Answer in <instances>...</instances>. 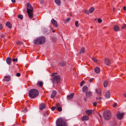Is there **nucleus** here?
<instances>
[{
  "label": "nucleus",
  "instance_id": "nucleus-23",
  "mask_svg": "<svg viewBox=\"0 0 126 126\" xmlns=\"http://www.w3.org/2000/svg\"><path fill=\"white\" fill-rule=\"evenodd\" d=\"M59 104H57L56 105V108L57 109V110L59 111H61L62 110V108L60 107H59Z\"/></svg>",
  "mask_w": 126,
  "mask_h": 126
},
{
  "label": "nucleus",
  "instance_id": "nucleus-4",
  "mask_svg": "<svg viewBox=\"0 0 126 126\" xmlns=\"http://www.w3.org/2000/svg\"><path fill=\"white\" fill-rule=\"evenodd\" d=\"M103 115L105 120H106L110 119L112 116L110 111L109 110L104 111Z\"/></svg>",
  "mask_w": 126,
  "mask_h": 126
},
{
  "label": "nucleus",
  "instance_id": "nucleus-46",
  "mask_svg": "<svg viewBox=\"0 0 126 126\" xmlns=\"http://www.w3.org/2000/svg\"><path fill=\"white\" fill-rule=\"evenodd\" d=\"M53 40L54 42H56L57 40V39L56 37H54L53 38Z\"/></svg>",
  "mask_w": 126,
  "mask_h": 126
},
{
  "label": "nucleus",
  "instance_id": "nucleus-47",
  "mask_svg": "<svg viewBox=\"0 0 126 126\" xmlns=\"http://www.w3.org/2000/svg\"><path fill=\"white\" fill-rule=\"evenodd\" d=\"M21 74L19 73H17L16 74V76H17L19 77L20 76Z\"/></svg>",
  "mask_w": 126,
  "mask_h": 126
},
{
  "label": "nucleus",
  "instance_id": "nucleus-28",
  "mask_svg": "<svg viewBox=\"0 0 126 126\" xmlns=\"http://www.w3.org/2000/svg\"><path fill=\"white\" fill-rule=\"evenodd\" d=\"M85 48L84 47H82L80 51V54H81L83 53L85 51Z\"/></svg>",
  "mask_w": 126,
  "mask_h": 126
},
{
  "label": "nucleus",
  "instance_id": "nucleus-56",
  "mask_svg": "<svg viewBox=\"0 0 126 126\" xmlns=\"http://www.w3.org/2000/svg\"><path fill=\"white\" fill-rule=\"evenodd\" d=\"M101 99H102V98L101 97H99L98 98L99 100H100Z\"/></svg>",
  "mask_w": 126,
  "mask_h": 126
},
{
  "label": "nucleus",
  "instance_id": "nucleus-21",
  "mask_svg": "<svg viewBox=\"0 0 126 126\" xmlns=\"http://www.w3.org/2000/svg\"><path fill=\"white\" fill-rule=\"evenodd\" d=\"M86 93V95L87 97H89L92 95V92L91 91H87Z\"/></svg>",
  "mask_w": 126,
  "mask_h": 126
},
{
  "label": "nucleus",
  "instance_id": "nucleus-27",
  "mask_svg": "<svg viewBox=\"0 0 126 126\" xmlns=\"http://www.w3.org/2000/svg\"><path fill=\"white\" fill-rule=\"evenodd\" d=\"M95 91L96 93L98 95H102L101 92L100 90H99L97 89H95Z\"/></svg>",
  "mask_w": 126,
  "mask_h": 126
},
{
  "label": "nucleus",
  "instance_id": "nucleus-59",
  "mask_svg": "<svg viewBox=\"0 0 126 126\" xmlns=\"http://www.w3.org/2000/svg\"><path fill=\"white\" fill-rule=\"evenodd\" d=\"M124 95L125 97H126V94L125 93L124 94Z\"/></svg>",
  "mask_w": 126,
  "mask_h": 126
},
{
  "label": "nucleus",
  "instance_id": "nucleus-26",
  "mask_svg": "<svg viewBox=\"0 0 126 126\" xmlns=\"http://www.w3.org/2000/svg\"><path fill=\"white\" fill-rule=\"evenodd\" d=\"M55 3L58 6H60L61 4V2L60 0H55Z\"/></svg>",
  "mask_w": 126,
  "mask_h": 126
},
{
  "label": "nucleus",
  "instance_id": "nucleus-49",
  "mask_svg": "<svg viewBox=\"0 0 126 126\" xmlns=\"http://www.w3.org/2000/svg\"><path fill=\"white\" fill-rule=\"evenodd\" d=\"M44 3V0H41L40 2V4H43Z\"/></svg>",
  "mask_w": 126,
  "mask_h": 126
},
{
  "label": "nucleus",
  "instance_id": "nucleus-18",
  "mask_svg": "<svg viewBox=\"0 0 126 126\" xmlns=\"http://www.w3.org/2000/svg\"><path fill=\"white\" fill-rule=\"evenodd\" d=\"M60 65L62 66H65L66 64V62L64 61H61L60 63Z\"/></svg>",
  "mask_w": 126,
  "mask_h": 126
},
{
  "label": "nucleus",
  "instance_id": "nucleus-6",
  "mask_svg": "<svg viewBox=\"0 0 126 126\" xmlns=\"http://www.w3.org/2000/svg\"><path fill=\"white\" fill-rule=\"evenodd\" d=\"M39 44L40 45L43 44L46 42V38L44 36H41L39 37Z\"/></svg>",
  "mask_w": 126,
  "mask_h": 126
},
{
  "label": "nucleus",
  "instance_id": "nucleus-7",
  "mask_svg": "<svg viewBox=\"0 0 126 126\" xmlns=\"http://www.w3.org/2000/svg\"><path fill=\"white\" fill-rule=\"evenodd\" d=\"M124 113H118L116 114L117 118L118 119L120 120L122 119V118L124 115Z\"/></svg>",
  "mask_w": 126,
  "mask_h": 126
},
{
  "label": "nucleus",
  "instance_id": "nucleus-13",
  "mask_svg": "<svg viewBox=\"0 0 126 126\" xmlns=\"http://www.w3.org/2000/svg\"><path fill=\"white\" fill-rule=\"evenodd\" d=\"M6 62L9 65H11V63H12L11 59V58L9 57H8L6 60Z\"/></svg>",
  "mask_w": 126,
  "mask_h": 126
},
{
  "label": "nucleus",
  "instance_id": "nucleus-37",
  "mask_svg": "<svg viewBox=\"0 0 126 126\" xmlns=\"http://www.w3.org/2000/svg\"><path fill=\"white\" fill-rule=\"evenodd\" d=\"M71 19V18L69 17H68L65 20V22H69L70 20Z\"/></svg>",
  "mask_w": 126,
  "mask_h": 126
},
{
  "label": "nucleus",
  "instance_id": "nucleus-51",
  "mask_svg": "<svg viewBox=\"0 0 126 126\" xmlns=\"http://www.w3.org/2000/svg\"><path fill=\"white\" fill-rule=\"evenodd\" d=\"M12 2L13 3H15L16 2L15 0H11Z\"/></svg>",
  "mask_w": 126,
  "mask_h": 126
},
{
  "label": "nucleus",
  "instance_id": "nucleus-41",
  "mask_svg": "<svg viewBox=\"0 0 126 126\" xmlns=\"http://www.w3.org/2000/svg\"><path fill=\"white\" fill-rule=\"evenodd\" d=\"M78 22V21H76V22H75V26L77 27H79Z\"/></svg>",
  "mask_w": 126,
  "mask_h": 126
},
{
  "label": "nucleus",
  "instance_id": "nucleus-15",
  "mask_svg": "<svg viewBox=\"0 0 126 126\" xmlns=\"http://www.w3.org/2000/svg\"><path fill=\"white\" fill-rule=\"evenodd\" d=\"M110 96V93L109 91H108L106 93L105 97L106 98H109Z\"/></svg>",
  "mask_w": 126,
  "mask_h": 126
},
{
  "label": "nucleus",
  "instance_id": "nucleus-54",
  "mask_svg": "<svg viewBox=\"0 0 126 126\" xmlns=\"http://www.w3.org/2000/svg\"><path fill=\"white\" fill-rule=\"evenodd\" d=\"M84 100L86 102L87 101V99L86 98V97H84Z\"/></svg>",
  "mask_w": 126,
  "mask_h": 126
},
{
  "label": "nucleus",
  "instance_id": "nucleus-38",
  "mask_svg": "<svg viewBox=\"0 0 126 126\" xmlns=\"http://www.w3.org/2000/svg\"><path fill=\"white\" fill-rule=\"evenodd\" d=\"M92 60L94 62H96L97 61V59L94 57H92Z\"/></svg>",
  "mask_w": 126,
  "mask_h": 126
},
{
  "label": "nucleus",
  "instance_id": "nucleus-43",
  "mask_svg": "<svg viewBox=\"0 0 126 126\" xmlns=\"http://www.w3.org/2000/svg\"><path fill=\"white\" fill-rule=\"evenodd\" d=\"M93 105L95 107L96 106L97 104V103L96 102H94V103H93Z\"/></svg>",
  "mask_w": 126,
  "mask_h": 126
},
{
  "label": "nucleus",
  "instance_id": "nucleus-44",
  "mask_svg": "<svg viewBox=\"0 0 126 126\" xmlns=\"http://www.w3.org/2000/svg\"><path fill=\"white\" fill-rule=\"evenodd\" d=\"M56 108V107L55 106L52 107L51 108V109L52 111H53L55 110Z\"/></svg>",
  "mask_w": 126,
  "mask_h": 126
},
{
  "label": "nucleus",
  "instance_id": "nucleus-3",
  "mask_svg": "<svg viewBox=\"0 0 126 126\" xmlns=\"http://www.w3.org/2000/svg\"><path fill=\"white\" fill-rule=\"evenodd\" d=\"M56 126H67L66 122L62 118L58 119L56 122Z\"/></svg>",
  "mask_w": 126,
  "mask_h": 126
},
{
  "label": "nucleus",
  "instance_id": "nucleus-22",
  "mask_svg": "<svg viewBox=\"0 0 126 126\" xmlns=\"http://www.w3.org/2000/svg\"><path fill=\"white\" fill-rule=\"evenodd\" d=\"M74 94V93H72L71 94L68 95L67 96V99L68 100L71 99L73 97Z\"/></svg>",
  "mask_w": 126,
  "mask_h": 126
},
{
  "label": "nucleus",
  "instance_id": "nucleus-52",
  "mask_svg": "<svg viewBox=\"0 0 126 126\" xmlns=\"http://www.w3.org/2000/svg\"><path fill=\"white\" fill-rule=\"evenodd\" d=\"M89 12L87 10H86L85 11V12L86 14H89Z\"/></svg>",
  "mask_w": 126,
  "mask_h": 126
},
{
  "label": "nucleus",
  "instance_id": "nucleus-53",
  "mask_svg": "<svg viewBox=\"0 0 126 126\" xmlns=\"http://www.w3.org/2000/svg\"><path fill=\"white\" fill-rule=\"evenodd\" d=\"M57 74V73H53L52 74L51 76H53L55 75V74Z\"/></svg>",
  "mask_w": 126,
  "mask_h": 126
},
{
  "label": "nucleus",
  "instance_id": "nucleus-36",
  "mask_svg": "<svg viewBox=\"0 0 126 126\" xmlns=\"http://www.w3.org/2000/svg\"><path fill=\"white\" fill-rule=\"evenodd\" d=\"M121 27L122 29H124L126 28V24H123L121 26Z\"/></svg>",
  "mask_w": 126,
  "mask_h": 126
},
{
  "label": "nucleus",
  "instance_id": "nucleus-60",
  "mask_svg": "<svg viewBox=\"0 0 126 126\" xmlns=\"http://www.w3.org/2000/svg\"><path fill=\"white\" fill-rule=\"evenodd\" d=\"M99 114V115L100 116V117H101V115L100 114Z\"/></svg>",
  "mask_w": 126,
  "mask_h": 126
},
{
  "label": "nucleus",
  "instance_id": "nucleus-2",
  "mask_svg": "<svg viewBox=\"0 0 126 126\" xmlns=\"http://www.w3.org/2000/svg\"><path fill=\"white\" fill-rule=\"evenodd\" d=\"M27 12L30 18H32L33 17V15L32 13L33 8L29 2L27 3Z\"/></svg>",
  "mask_w": 126,
  "mask_h": 126
},
{
  "label": "nucleus",
  "instance_id": "nucleus-5",
  "mask_svg": "<svg viewBox=\"0 0 126 126\" xmlns=\"http://www.w3.org/2000/svg\"><path fill=\"white\" fill-rule=\"evenodd\" d=\"M53 84H57L60 82L61 78L59 75H56L54 76L52 79Z\"/></svg>",
  "mask_w": 126,
  "mask_h": 126
},
{
  "label": "nucleus",
  "instance_id": "nucleus-12",
  "mask_svg": "<svg viewBox=\"0 0 126 126\" xmlns=\"http://www.w3.org/2000/svg\"><path fill=\"white\" fill-rule=\"evenodd\" d=\"M89 119V117L86 115H84L81 118V120L82 121H86L88 120Z\"/></svg>",
  "mask_w": 126,
  "mask_h": 126
},
{
  "label": "nucleus",
  "instance_id": "nucleus-19",
  "mask_svg": "<svg viewBox=\"0 0 126 126\" xmlns=\"http://www.w3.org/2000/svg\"><path fill=\"white\" fill-rule=\"evenodd\" d=\"M82 90L83 92L86 93L88 90V87L86 86H84L82 87Z\"/></svg>",
  "mask_w": 126,
  "mask_h": 126
},
{
  "label": "nucleus",
  "instance_id": "nucleus-30",
  "mask_svg": "<svg viewBox=\"0 0 126 126\" xmlns=\"http://www.w3.org/2000/svg\"><path fill=\"white\" fill-rule=\"evenodd\" d=\"M43 83L42 81H39L38 82L37 85L41 87L43 85Z\"/></svg>",
  "mask_w": 126,
  "mask_h": 126
},
{
  "label": "nucleus",
  "instance_id": "nucleus-14",
  "mask_svg": "<svg viewBox=\"0 0 126 126\" xmlns=\"http://www.w3.org/2000/svg\"><path fill=\"white\" fill-rule=\"evenodd\" d=\"M113 29L115 31L117 32L119 31L120 28L118 26L116 25L114 26Z\"/></svg>",
  "mask_w": 126,
  "mask_h": 126
},
{
  "label": "nucleus",
  "instance_id": "nucleus-8",
  "mask_svg": "<svg viewBox=\"0 0 126 126\" xmlns=\"http://www.w3.org/2000/svg\"><path fill=\"white\" fill-rule=\"evenodd\" d=\"M46 108V105L45 103H41L39 105V108L40 110H42Z\"/></svg>",
  "mask_w": 126,
  "mask_h": 126
},
{
  "label": "nucleus",
  "instance_id": "nucleus-32",
  "mask_svg": "<svg viewBox=\"0 0 126 126\" xmlns=\"http://www.w3.org/2000/svg\"><path fill=\"white\" fill-rule=\"evenodd\" d=\"M16 44L17 45H21L23 44V42H22L19 41H17V42Z\"/></svg>",
  "mask_w": 126,
  "mask_h": 126
},
{
  "label": "nucleus",
  "instance_id": "nucleus-50",
  "mask_svg": "<svg viewBox=\"0 0 126 126\" xmlns=\"http://www.w3.org/2000/svg\"><path fill=\"white\" fill-rule=\"evenodd\" d=\"M93 79L91 78L89 80V81L90 82H91Z\"/></svg>",
  "mask_w": 126,
  "mask_h": 126
},
{
  "label": "nucleus",
  "instance_id": "nucleus-40",
  "mask_svg": "<svg viewBox=\"0 0 126 126\" xmlns=\"http://www.w3.org/2000/svg\"><path fill=\"white\" fill-rule=\"evenodd\" d=\"M97 21L99 23H100L102 22V20L100 18H98Z\"/></svg>",
  "mask_w": 126,
  "mask_h": 126
},
{
  "label": "nucleus",
  "instance_id": "nucleus-1",
  "mask_svg": "<svg viewBox=\"0 0 126 126\" xmlns=\"http://www.w3.org/2000/svg\"><path fill=\"white\" fill-rule=\"evenodd\" d=\"M39 94V91L36 89H32L30 90L29 92V97L32 99L37 97Z\"/></svg>",
  "mask_w": 126,
  "mask_h": 126
},
{
  "label": "nucleus",
  "instance_id": "nucleus-55",
  "mask_svg": "<svg viewBox=\"0 0 126 126\" xmlns=\"http://www.w3.org/2000/svg\"><path fill=\"white\" fill-rule=\"evenodd\" d=\"M126 6H124V7H123V9H124V10H126Z\"/></svg>",
  "mask_w": 126,
  "mask_h": 126
},
{
  "label": "nucleus",
  "instance_id": "nucleus-39",
  "mask_svg": "<svg viewBox=\"0 0 126 126\" xmlns=\"http://www.w3.org/2000/svg\"><path fill=\"white\" fill-rule=\"evenodd\" d=\"M85 83V81L84 80H82L80 83V86H83Z\"/></svg>",
  "mask_w": 126,
  "mask_h": 126
},
{
  "label": "nucleus",
  "instance_id": "nucleus-17",
  "mask_svg": "<svg viewBox=\"0 0 126 126\" xmlns=\"http://www.w3.org/2000/svg\"><path fill=\"white\" fill-rule=\"evenodd\" d=\"M105 63L108 65H109L110 64V60L108 58L105 59Z\"/></svg>",
  "mask_w": 126,
  "mask_h": 126
},
{
  "label": "nucleus",
  "instance_id": "nucleus-57",
  "mask_svg": "<svg viewBox=\"0 0 126 126\" xmlns=\"http://www.w3.org/2000/svg\"><path fill=\"white\" fill-rule=\"evenodd\" d=\"M2 25L0 24V30L2 29Z\"/></svg>",
  "mask_w": 126,
  "mask_h": 126
},
{
  "label": "nucleus",
  "instance_id": "nucleus-48",
  "mask_svg": "<svg viewBox=\"0 0 126 126\" xmlns=\"http://www.w3.org/2000/svg\"><path fill=\"white\" fill-rule=\"evenodd\" d=\"M117 104L116 103H114L113 104V106L114 107H115L117 105Z\"/></svg>",
  "mask_w": 126,
  "mask_h": 126
},
{
  "label": "nucleus",
  "instance_id": "nucleus-62",
  "mask_svg": "<svg viewBox=\"0 0 126 126\" xmlns=\"http://www.w3.org/2000/svg\"><path fill=\"white\" fill-rule=\"evenodd\" d=\"M22 123H23L24 122H25V121H24L23 120L22 121Z\"/></svg>",
  "mask_w": 126,
  "mask_h": 126
},
{
  "label": "nucleus",
  "instance_id": "nucleus-61",
  "mask_svg": "<svg viewBox=\"0 0 126 126\" xmlns=\"http://www.w3.org/2000/svg\"><path fill=\"white\" fill-rule=\"evenodd\" d=\"M96 99L97 100H98V98L97 97L96 98Z\"/></svg>",
  "mask_w": 126,
  "mask_h": 126
},
{
  "label": "nucleus",
  "instance_id": "nucleus-25",
  "mask_svg": "<svg viewBox=\"0 0 126 126\" xmlns=\"http://www.w3.org/2000/svg\"><path fill=\"white\" fill-rule=\"evenodd\" d=\"M93 110H86V113L88 115H90V114H92V112Z\"/></svg>",
  "mask_w": 126,
  "mask_h": 126
},
{
  "label": "nucleus",
  "instance_id": "nucleus-58",
  "mask_svg": "<svg viewBox=\"0 0 126 126\" xmlns=\"http://www.w3.org/2000/svg\"><path fill=\"white\" fill-rule=\"evenodd\" d=\"M2 125V126H3V124L2 122H0V126Z\"/></svg>",
  "mask_w": 126,
  "mask_h": 126
},
{
  "label": "nucleus",
  "instance_id": "nucleus-35",
  "mask_svg": "<svg viewBox=\"0 0 126 126\" xmlns=\"http://www.w3.org/2000/svg\"><path fill=\"white\" fill-rule=\"evenodd\" d=\"M6 34L5 33L4 34H1V36H0L2 38H5V37H6Z\"/></svg>",
  "mask_w": 126,
  "mask_h": 126
},
{
  "label": "nucleus",
  "instance_id": "nucleus-33",
  "mask_svg": "<svg viewBox=\"0 0 126 126\" xmlns=\"http://www.w3.org/2000/svg\"><path fill=\"white\" fill-rule=\"evenodd\" d=\"M18 17L20 18L21 20H22L23 18V16L22 15L19 14L18 16Z\"/></svg>",
  "mask_w": 126,
  "mask_h": 126
},
{
  "label": "nucleus",
  "instance_id": "nucleus-29",
  "mask_svg": "<svg viewBox=\"0 0 126 126\" xmlns=\"http://www.w3.org/2000/svg\"><path fill=\"white\" fill-rule=\"evenodd\" d=\"M94 7H91L89 9V12L91 13H92L94 11Z\"/></svg>",
  "mask_w": 126,
  "mask_h": 126
},
{
  "label": "nucleus",
  "instance_id": "nucleus-63",
  "mask_svg": "<svg viewBox=\"0 0 126 126\" xmlns=\"http://www.w3.org/2000/svg\"><path fill=\"white\" fill-rule=\"evenodd\" d=\"M32 19L33 20H34V19Z\"/></svg>",
  "mask_w": 126,
  "mask_h": 126
},
{
  "label": "nucleus",
  "instance_id": "nucleus-42",
  "mask_svg": "<svg viewBox=\"0 0 126 126\" xmlns=\"http://www.w3.org/2000/svg\"><path fill=\"white\" fill-rule=\"evenodd\" d=\"M27 110L28 109L26 107H25V109L22 110V111L24 112H25L26 111H27Z\"/></svg>",
  "mask_w": 126,
  "mask_h": 126
},
{
  "label": "nucleus",
  "instance_id": "nucleus-31",
  "mask_svg": "<svg viewBox=\"0 0 126 126\" xmlns=\"http://www.w3.org/2000/svg\"><path fill=\"white\" fill-rule=\"evenodd\" d=\"M108 82L107 81H105L103 83L104 86V87H106L108 85Z\"/></svg>",
  "mask_w": 126,
  "mask_h": 126
},
{
  "label": "nucleus",
  "instance_id": "nucleus-20",
  "mask_svg": "<svg viewBox=\"0 0 126 126\" xmlns=\"http://www.w3.org/2000/svg\"><path fill=\"white\" fill-rule=\"evenodd\" d=\"M4 79L6 81H8L10 80L11 77L9 75L6 76L4 77Z\"/></svg>",
  "mask_w": 126,
  "mask_h": 126
},
{
  "label": "nucleus",
  "instance_id": "nucleus-45",
  "mask_svg": "<svg viewBox=\"0 0 126 126\" xmlns=\"http://www.w3.org/2000/svg\"><path fill=\"white\" fill-rule=\"evenodd\" d=\"M13 62H17V58H16V59H13Z\"/></svg>",
  "mask_w": 126,
  "mask_h": 126
},
{
  "label": "nucleus",
  "instance_id": "nucleus-11",
  "mask_svg": "<svg viewBox=\"0 0 126 126\" xmlns=\"http://www.w3.org/2000/svg\"><path fill=\"white\" fill-rule=\"evenodd\" d=\"M57 93V92L56 91H53L51 95V97L52 98H53L55 97Z\"/></svg>",
  "mask_w": 126,
  "mask_h": 126
},
{
  "label": "nucleus",
  "instance_id": "nucleus-10",
  "mask_svg": "<svg viewBox=\"0 0 126 126\" xmlns=\"http://www.w3.org/2000/svg\"><path fill=\"white\" fill-rule=\"evenodd\" d=\"M39 37H37L33 41V43L35 45H40L39 44Z\"/></svg>",
  "mask_w": 126,
  "mask_h": 126
},
{
  "label": "nucleus",
  "instance_id": "nucleus-16",
  "mask_svg": "<svg viewBox=\"0 0 126 126\" xmlns=\"http://www.w3.org/2000/svg\"><path fill=\"white\" fill-rule=\"evenodd\" d=\"M6 25L9 29H11L12 27V24L9 22H7L6 23Z\"/></svg>",
  "mask_w": 126,
  "mask_h": 126
},
{
  "label": "nucleus",
  "instance_id": "nucleus-24",
  "mask_svg": "<svg viewBox=\"0 0 126 126\" xmlns=\"http://www.w3.org/2000/svg\"><path fill=\"white\" fill-rule=\"evenodd\" d=\"M94 70L95 72L96 73H99L100 71V69L98 67H95L94 69Z\"/></svg>",
  "mask_w": 126,
  "mask_h": 126
},
{
  "label": "nucleus",
  "instance_id": "nucleus-9",
  "mask_svg": "<svg viewBox=\"0 0 126 126\" xmlns=\"http://www.w3.org/2000/svg\"><path fill=\"white\" fill-rule=\"evenodd\" d=\"M51 22L56 27H58L57 22L56 20L53 19H52L51 20Z\"/></svg>",
  "mask_w": 126,
  "mask_h": 126
},
{
  "label": "nucleus",
  "instance_id": "nucleus-34",
  "mask_svg": "<svg viewBox=\"0 0 126 126\" xmlns=\"http://www.w3.org/2000/svg\"><path fill=\"white\" fill-rule=\"evenodd\" d=\"M43 115L45 117H47L48 115V113L46 111L44 112H43Z\"/></svg>",
  "mask_w": 126,
  "mask_h": 126
}]
</instances>
